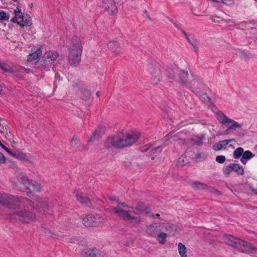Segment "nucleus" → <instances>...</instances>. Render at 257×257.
<instances>
[{"label": "nucleus", "mask_w": 257, "mask_h": 257, "mask_svg": "<svg viewBox=\"0 0 257 257\" xmlns=\"http://www.w3.org/2000/svg\"><path fill=\"white\" fill-rule=\"evenodd\" d=\"M5 130L6 128L5 126L0 122V133L4 134L5 133Z\"/></svg>", "instance_id": "obj_47"}, {"label": "nucleus", "mask_w": 257, "mask_h": 257, "mask_svg": "<svg viewBox=\"0 0 257 257\" xmlns=\"http://www.w3.org/2000/svg\"><path fill=\"white\" fill-rule=\"evenodd\" d=\"M95 216L89 214L83 218L82 223L86 227H91L95 225Z\"/></svg>", "instance_id": "obj_20"}, {"label": "nucleus", "mask_w": 257, "mask_h": 257, "mask_svg": "<svg viewBox=\"0 0 257 257\" xmlns=\"http://www.w3.org/2000/svg\"><path fill=\"white\" fill-rule=\"evenodd\" d=\"M226 160L225 157L224 156H218L216 157V161L220 164H222L225 162Z\"/></svg>", "instance_id": "obj_40"}, {"label": "nucleus", "mask_w": 257, "mask_h": 257, "mask_svg": "<svg viewBox=\"0 0 257 257\" xmlns=\"http://www.w3.org/2000/svg\"><path fill=\"white\" fill-rule=\"evenodd\" d=\"M243 149L239 147L235 149L233 153V157L235 159H239L240 157L243 155Z\"/></svg>", "instance_id": "obj_31"}, {"label": "nucleus", "mask_w": 257, "mask_h": 257, "mask_svg": "<svg viewBox=\"0 0 257 257\" xmlns=\"http://www.w3.org/2000/svg\"><path fill=\"white\" fill-rule=\"evenodd\" d=\"M212 1H214V2H217V3H219L220 2V0H212Z\"/></svg>", "instance_id": "obj_60"}, {"label": "nucleus", "mask_w": 257, "mask_h": 257, "mask_svg": "<svg viewBox=\"0 0 257 257\" xmlns=\"http://www.w3.org/2000/svg\"><path fill=\"white\" fill-rule=\"evenodd\" d=\"M189 43L193 47V48L195 49V51H197L198 49L197 47L193 44L191 42H190Z\"/></svg>", "instance_id": "obj_53"}, {"label": "nucleus", "mask_w": 257, "mask_h": 257, "mask_svg": "<svg viewBox=\"0 0 257 257\" xmlns=\"http://www.w3.org/2000/svg\"><path fill=\"white\" fill-rule=\"evenodd\" d=\"M99 91H97V96H98V95H99Z\"/></svg>", "instance_id": "obj_64"}, {"label": "nucleus", "mask_w": 257, "mask_h": 257, "mask_svg": "<svg viewBox=\"0 0 257 257\" xmlns=\"http://www.w3.org/2000/svg\"><path fill=\"white\" fill-rule=\"evenodd\" d=\"M223 239L226 244L235 248L237 247L238 244H239L240 240L230 234L224 235Z\"/></svg>", "instance_id": "obj_15"}, {"label": "nucleus", "mask_w": 257, "mask_h": 257, "mask_svg": "<svg viewBox=\"0 0 257 257\" xmlns=\"http://www.w3.org/2000/svg\"><path fill=\"white\" fill-rule=\"evenodd\" d=\"M6 161V158L4 155L0 152V164H3Z\"/></svg>", "instance_id": "obj_46"}, {"label": "nucleus", "mask_w": 257, "mask_h": 257, "mask_svg": "<svg viewBox=\"0 0 257 257\" xmlns=\"http://www.w3.org/2000/svg\"><path fill=\"white\" fill-rule=\"evenodd\" d=\"M155 225V224L153 223L149 225L146 226V232L147 234L152 237H156L157 236Z\"/></svg>", "instance_id": "obj_24"}, {"label": "nucleus", "mask_w": 257, "mask_h": 257, "mask_svg": "<svg viewBox=\"0 0 257 257\" xmlns=\"http://www.w3.org/2000/svg\"><path fill=\"white\" fill-rule=\"evenodd\" d=\"M77 201L87 206H90L91 203L90 200L81 192L75 191L74 192Z\"/></svg>", "instance_id": "obj_17"}, {"label": "nucleus", "mask_w": 257, "mask_h": 257, "mask_svg": "<svg viewBox=\"0 0 257 257\" xmlns=\"http://www.w3.org/2000/svg\"><path fill=\"white\" fill-rule=\"evenodd\" d=\"M177 73L173 70L167 72L166 75L168 77L169 82H173L176 80Z\"/></svg>", "instance_id": "obj_29"}, {"label": "nucleus", "mask_w": 257, "mask_h": 257, "mask_svg": "<svg viewBox=\"0 0 257 257\" xmlns=\"http://www.w3.org/2000/svg\"><path fill=\"white\" fill-rule=\"evenodd\" d=\"M232 170L239 175H242L244 173V169L242 166L238 164L232 163Z\"/></svg>", "instance_id": "obj_23"}, {"label": "nucleus", "mask_w": 257, "mask_h": 257, "mask_svg": "<svg viewBox=\"0 0 257 257\" xmlns=\"http://www.w3.org/2000/svg\"><path fill=\"white\" fill-rule=\"evenodd\" d=\"M181 30V32L182 33L184 34V35L185 36L186 39L187 40V41L189 42V43H190L191 41L187 35V34L186 33V32L183 30Z\"/></svg>", "instance_id": "obj_48"}, {"label": "nucleus", "mask_w": 257, "mask_h": 257, "mask_svg": "<svg viewBox=\"0 0 257 257\" xmlns=\"http://www.w3.org/2000/svg\"><path fill=\"white\" fill-rule=\"evenodd\" d=\"M30 186H32L34 191L37 192H40L42 190V187L41 184L35 181H32V183L30 184Z\"/></svg>", "instance_id": "obj_30"}, {"label": "nucleus", "mask_w": 257, "mask_h": 257, "mask_svg": "<svg viewBox=\"0 0 257 257\" xmlns=\"http://www.w3.org/2000/svg\"><path fill=\"white\" fill-rule=\"evenodd\" d=\"M254 156V155L253 154L249 151H246L244 152H243V155H242L243 159H245L247 160H249L250 158L253 157Z\"/></svg>", "instance_id": "obj_37"}, {"label": "nucleus", "mask_w": 257, "mask_h": 257, "mask_svg": "<svg viewBox=\"0 0 257 257\" xmlns=\"http://www.w3.org/2000/svg\"><path fill=\"white\" fill-rule=\"evenodd\" d=\"M135 208L140 213H145L147 215L152 216H155L154 214L152 213L150 209L147 207L143 202H138Z\"/></svg>", "instance_id": "obj_19"}, {"label": "nucleus", "mask_w": 257, "mask_h": 257, "mask_svg": "<svg viewBox=\"0 0 257 257\" xmlns=\"http://www.w3.org/2000/svg\"><path fill=\"white\" fill-rule=\"evenodd\" d=\"M246 159H243V157H242V158L240 159V161L243 164L245 165L246 163Z\"/></svg>", "instance_id": "obj_51"}, {"label": "nucleus", "mask_w": 257, "mask_h": 257, "mask_svg": "<svg viewBox=\"0 0 257 257\" xmlns=\"http://www.w3.org/2000/svg\"><path fill=\"white\" fill-rule=\"evenodd\" d=\"M113 211L118 216L128 221L133 225L139 224L141 222V216L131 210L125 211L118 207H114L113 209Z\"/></svg>", "instance_id": "obj_6"}, {"label": "nucleus", "mask_w": 257, "mask_h": 257, "mask_svg": "<svg viewBox=\"0 0 257 257\" xmlns=\"http://www.w3.org/2000/svg\"><path fill=\"white\" fill-rule=\"evenodd\" d=\"M88 141L89 142H94L95 141V138H94V137H93L91 138Z\"/></svg>", "instance_id": "obj_55"}, {"label": "nucleus", "mask_w": 257, "mask_h": 257, "mask_svg": "<svg viewBox=\"0 0 257 257\" xmlns=\"http://www.w3.org/2000/svg\"><path fill=\"white\" fill-rule=\"evenodd\" d=\"M121 205L125 207H127V208H132V207H130L128 205H126L125 203L124 202H123V203H121Z\"/></svg>", "instance_id": "obj_54"}, {"label": "nucleus", "mask_w": 257, "mask_h": 257, "mask_svg": "<svg viewBox=\"0 0 257 257\" xmlns=\"http://www.w3.org/2000/svg\"><path fill=\"white\" fill-rule=\"evenodd\" d=\"M152 147V145H149V146L146 148L145 149V151H148L149 150V147Z\"/></svg>", "instance_id": "obj_56"}, {"label": "nucleus", "mask_w": 257, "mask_h": 257, "mask_svg": "<svg viewBox=\"0 0 257 257\" xmlns=\"http://www.w3.org/2000/svg\"><path fill=\"white\" fill-rule=\"evenodd\" d=\"M0 204L6 206L10 208L15 209L18 205L24 206H32L31 201L23 197H15L12 195L2 194L0 196Z\"/></svg>", "instance_id": "obj_4"}, {"label": "nucleus", "mask_w": 257, "mask_h": 257, "mask_svg": "<svg viewBox=\"0 0 257 257\" xmlns=\"http://www.w3.org/2000/svg\"><path fill=\"white\" fill-rule=\"evenodd\" d=\"M18 0H13V2H17Z\"/></svg>", "instance_id": "obj_63"}, {"label": "nucleus", "mask_w": 257, "mask_h": 257, "mask_svg": "<svg viewBox=\"0 0 257 257\" xmlns=\"http://www.w3.org/2000/svg\"><path fill=\"white\" fill-rule=\"evenodd\" d=\"M42 46L39 45L38 47L36 49V51L30 54L28 56V61L32 62L37 59L42 55Z\"/></svg>", "instance_id": "obj_21"}, {"label": "nucleus", "mask_w": 257, "mask_h": 257, "mask_svg": "<svg viewBox=\"0 0 257 257\" xmlns=\"http://www.w3.org/2000/svg\"><path fill=\"white\" fill-rule=\"evenodd\" d=\"M210 19L214 23H220V22L224 21L223 18L216 15L211 16L210 17Z\"/></svg>", "instance_id": "obj_39"}, {"label": "nucleus", "mask_w": 257, "mask_h": 257, "mask_svg": "<svg viewBox=\"0 0 257 257\" xmlns=\"http://www.w3.org/2000/svg\"><path fill=\"white\" fill-rule=\"evenodd\" d=\"M107 46L108 49L114 55H118L122 52V48L120 44L117 41L111 40L108 41L107 43Z\"/></svg>", "instance_id": "obj_11"}, {"label": "nucleus", "mask_w": 257, "mask_h": 257, "mask_svg": "<svg viewBox=\"0 0 257 257\" xmlns=\"http://www.w3.org/2000/svg\"><path fill=\"white\" fill-rule=\"evenodd\" d=\"M254 150L257 152V145L254 146Z\"/></svg>", "instance_id": "obj_57"}, {"label": "nucleus", "mask_w": 257, "mask_h": 257, "mask_svg": "<svg viewBox=\"0 0 257 257\" xmlns=\"http://www.w3.org/2000/svg\"><path fill=\"white\" fill-rule=\"evenodd\" d=\"M98 5L110 16H114L117 13L118 9L114 0H99Z\"/></svg>", "instance_id": "obj_9"}, {"label": "nucleus", "mask_w": 257, "mask_h": 257, "mask_svg": "<svg viewBox=\"0 0 257 257\" xmlns=\"http://www.w3.org/2000/svg\"><path fill=\"white\" fill-rule=\"evenodd\" d=\"M151 74V82L154 85L160 81L163 75L162 71L160 68H154Z\"/></svg>", "instance_id": "obj_13"}, {"label": "nucleus", "mask_w": 257, "mask_h": 257, "mask_svg": "<svg viewBox=\"0 0 257 257\" xmlns=\"http://www.w3.org/2000/svg\"><path fill=\"white\" fill-rule=\"evenodd\" d=\"M13 15L14 16L11 19V22L17 24L21 28L32 25L31 17L28 14L23 13L20 8L17 7L14 11Z\"/></svg>", "instance_id": "obj_5"}, {"label": "nucleus", "mask_w": 257, "mask_h": 257, "mask_svg": "<svg viewBox=\"0 0 257 257\" xmlns=\"http://www.w3.org/2000/svg\"><path fill=\"white\" fill-rule=\"evenodd\" d=\"M188 73L187 72L181 70L179 73L178 82L180 86L184 89L189 86V81H188Z\"/></svg>", "instance_id": "obj_16"}, {"label": "nucleus", "mask_w": 257, "mask_h": 257, "mask_svg": "<svg viewBox=\"0 0 257 257\" xmlns=\"http://www.w3.org/2000/svg\"><path fill=\"white\" fill-rule=\"evenodd\" d=\"M192 187L195 189H204L206 185L199 182H194L192 183Z\"/></svg>", "instance_id": "obj_35"}, {"label": "nucleus", "mask_w": 257, "mask_h": 257, "mask_svg": "<svg viewBox=\"0 0 257 257\" xmlns=\"http://www.w3.org/2000/svg\"><path fill=\"white\" fill-rule=\"evenodd\" d=\"M174 25H175V27H176L177 29H180V28L177 26V25L176 23H174Z\"/></svg>", "instance_id": "obj_59"}, {"label": "nucleus", "mask_w": 257, "mask_h": 257, "mask_svg": "<svg viewBox=\"0 0 257 257\" xmlns=\"http://www.w3.org/2000/svg\"><path fill=\"white\" fill-rule=\"evenodd\" d=\"M78 139L76 137H74L71 141V144L72 146H75L78 142Z\"/></svg>", "instance_id": "obj_44"}, {"label": "nucleus", "mask_w": 257, "mask_h": 257, "mask_svg": "<svg viewBox=\"0 0 257 257\" xmlns=\"http://www.w3.org/2000/svg\"><path fill=\"white\" fill-rule=\"evenodd\" d=\"M107 124L104 122H101L97 125V137H101L106 132Z\"/></svg>", "instance_id": "obj_22"}, {"label": "nucleus", "mask_w": 257, "mask_h": 257, "mask_svg": "<svg viewBox=\"0 0 257 257\" xmlns=\"http://www.w3.org/2000/svg\"><path fill=\"white\" fill-rule=\"evenodd\" d=\"M237 248L245 253H253L256 249L251 243L246 241L240 240L239 244H238Z\"/></svg>", "instance_id": "obj_12"}, {"label": "nucleus", "mask_w": 257, "mask_h": 257, "mask_svg": "<svg viewBox=\"0 0 257 257\" xmlns=\"http://www.w3.org/2000/svg\"><path fill=\"white\" fill-rule=\"evenodd\" d=\"M2 90V86L0 85V91H1Z\"/></svg>", "instance_id": "obj_62"}, {"label": "nucleus", "mask_w": 257, "mask_h": 257, "mask_svg": "<svg viewBox=\"0 0 257 257\" xmlns=\"http://www.w3.org/2000/svg\"><path fill=\"white\" fill-rule=\"evenodd\" d=\"M163 147L161 146L155 147L153 148L150 151L149 153L152 159H154L155 156L160 154L162 151Z\"/></svg>", "instance_id": "obj_25"}, {"label": "nucleus", "mask_w": 257, "mask_h": 257, "mask_svg": "<svg viewBox=\"0 0 257 257\" xmlns=\"http://www.w3.org/2000/svg\"><path fill=\"white\" fill-rule=\"evenodd\" d=\"M83 257H96L95 249H87L82 254Z\"/></svg>", "instance_id": "obj_28"}, {"label": "nucleus", "mask_w": 257, "mask_h": 257, "mask_svg": "<svg viewBox=\"0 0 257 257\" xmlns=\"http://www.w3.org/2000/svg\"><path fill=\"white\" fill-rule=\"evenodd\" d=\"M168 235L165 233V232H161L157 235L156 237H157V239L160 243L164 244L166 243V237Z\"/></svg>", "instance_id": "obj_26"}, {"label": "nucleus", "mask_w": 257, "mask_h": 257, "mask_svg": "<svg viewBox=\"0 0 257 257\" xmlns=\"http://www.w3.org/2000/svg\"><path fill=\"white\" fill-rule=\"evenodd\" d=\"M32 206H24L23 205H18L14 211V214L11 219L18 220L23 223H29L34 221L36 220V215L35 213L31 211L35 208L34 203L32 202Z\"/></svg>", "instance_id": "obj_2"}, {"label": "nucleus", "mask_w": 257, "mask_h": 257, "mask_svg": "<svg viewBox=\"0 0 257 257\" xmlns=\"http://www.w3.org/2000/svg\"><path fill=\"white\" fill-rule=\"evenodd\" d=\"M97 257H107V255L103 251H99L97 252Z\"/></svg>", "instance_id": "obj_45"}, {"label": "nucleus", "mask_w": 257, "mask_h": 257, "mask_svg": "<svg viewBox=\"0 0 257 257\" xmlns=\"http://www.w3.org/2000/svg\"><path fill=\"white\" fill-rule=\"evenodd\" d=\"M144 14L146 15V17L150 20H151V17H150V15L149 14V13L148 12V11L147 10H145L144 11Z\"/></svg>", "instance_id": "obj_50"}, {"label": "nucleus", "mask_w": 257, "mask_h": 257, "mask_svg": "<svg viewBox=\"0 0 257 257\" xmlns=\"http://www.w3.org/2000/svg\"><path fill=\"white\" fill-rule=\"evenodd\" d=\"M203 87V84L200 80L194 78L189 83V86L186 88L190 89L193 92H198Z\"/></svg>", "instance_id": "obj_14"}, {"label": "nucleus", "mask_w": 257, "mask_h": 257, "mask_svg": "<svg viewBox=\"0 0 257 257\" xmlns=\"http://www.w3.org/2000/svg\"><path fill=\"white\" fill-rule=\"evenodd\" d=\"M231 171H232V170L231 164L226 166L225 168L223 170L224 174L226 176H228Z\"/></svg>", "instance_id": "obj_38"}, {"label": "nucleus", "mask_w": 257, "mask_h": 257, "mask_svg": "<svg viewBox=\"0 0 257 257\" xmlns=\"http://www.w3.org/2000/svg\"><path fill=\"white\" fill-rule=\"evenodd\" d=\"M0 146L3 148L5 151L8 150V148H7L6 146H5L0 141Z\"/></svg>", "instance_id": "obj_52"}, {"label": "nucleus", "mask_w": 257, "mask_h": 257, "mask_svg": "<svg viewBox=\"0 0 257 257\" xmlns=\"http://www.w3.org/2000/svg\"><path fill=\"white\" fill-rule=\"evenodd\" d=\"M233 141H235V140L233 139H229V140H224L222 141H220L219 143L220 144V146L221 148L225 149L226 146L230 142Z\"/></svg>", "instance_id": "obj_34"}, {"label": "nucleus", "mask_w": 257, "mask_h": 257, "mask_svg": "<svg viewBox=\"0 0 257 257\" xmlns=\"http://www.w3.org/2000/svg\"><path fill=\"white\" fill-rule=\"evenodd\" d=\"M155 224V227L156 230V232L157 233V235L158 234L159 232H163V223H154Z\"/></svg>", "instance_id": "obj_36"}, {"label": "nucleus", "mask_w": 257, "mask_h": 257, "mask_svg": "<svg viewBox=\"0 0 257 257\" xmlns=\"http://www.w3.org/2000/svg\"><path fill=\"white\" fill-rule=\"evenodd\" d=\"M163 232H165L168 236L175 234L177 231L176 225L168 223H163Z\"/></svg>", "instance_id": "obj_18"}, {"label": "nucleus", "mask_w": 257, "mask_h": 257, "mask_svg": "<svg viewBox=\"0 0 257 257\" xmlns=\"http://www.w3.org/2000/svg\"><path fill=\"white\" fill-rule=\"evenodd\" d=\"M212 148L215 151H217L220 150L222 148L221 147L219 141L217 143H216L215 144H214Z\"/></svg>", "instance_id": "obj_42"}, {"label": "nucleus", "mask_w": 257, "mask_h": 257, "mask_svg": "<svg viewBox=\"0 0 257 257\" xmlns=\"http://www.w3.org/2000/svg\"><path fill=\"white\" fill-rule=\"evenodd\" d=\"M218 120L225 125L227 128L226 130V134H228L229 130H235L236 128H241L242 125L236 121L228 118L223 112L218 111L216 113Z\"/></svg>", "instance_id": "obj_8"}, {"label": "nucleus", "mask_w": 257, "mask_h": 257, "mask_svg": "<svg viewBox=\"0 0 257 257\" xmlns=\"http://www.w3.org/2000/svg\"><path fill=\"white\" fill-rule=\"evenodd\" d=\"M219 3H222L227 5H230L233 3L232 0H220Z\"/></svg>", "instance_id": "obj_43"}, {"label": "nucleus", "mask_w": 257, "mask_h": 257, "mask_svg": "<svg viewBox=\"0 0 257 257\" xmlns=\"http://www.w3.org/2000/svg\"><path fill=\"white\" fill-rule=\"evenodd\" d=\"M82 51V46L80 39L73 38L68 50V60L71 65L75 66L80 63Z\"/></svg>", "instance_id": "obj_3"}, {"label": "nucleus", "mask_w": 257, "mask_h": 257, "mask_svg": "<svg viewBox=\"0 0 257 257\" xmlns=\"http://www.w3.org/2000/svg\"><path fill=\"white\" fill-rule=\"evenodd\" d=\"M179 253L181 257H187V249L186 246L181 242L178 244Z\"/></svg>", "instance_id": "obj_27"}, {"label": "nucleus", "mask_w": 257, "mask_h": 257, "mask_svg": "<svg viewBox=\"0 0 257 257\" xmlns=\"http://www.w3.org/2000/svg\"><path fill=\"white\" fill-rule=\"evenodd\" d=\"M124 166L127 168H129L132 166V164L130 162L127 161L124 162Z\"/></svg>", "instance_id": "obj_49"}, {"label": "nucleus", "mask_w": 257, "mask_h": 257, "mask_svg": "<svg viewBox=\"0 0 257 257\" xmlns=\"http://www.w3.org/2000/svg\"><path fill=\"white\" fill-rule=\"evenodd\" d=\"M174 25H175V27H176L177 29H180V28L177 26V25L176 23H174Z\"/></svg>", "instance_id": "obj_58"}, {"label": "nucleus", "mask_w": 257, "mask_h": 257, "mask_svg": "<svg viewBox=\"0 0 257 257\" xmlns=\"http://www.w3.org/2000/svg\"><path fill=\"white\" fill-rule=\"evenodd\" d=\"M155 216H156V217H159L160 216V214H158V213H157V214L155 215Z\"/></svg>", "instance_id": "obj_61"}, {"label": "nucleus", "mask_w": 257, "mask_h": 257, "mask_svg": "<svg viewBox=\"0 0 257 257\" xmlns=\"http://www.w3.org/2000/svg\"><path fill=\"white\" fill-rule=\"evenodd\" d=\"M10 18V15L9 13L5 11H0V22L3 21H8Z\"/></svg>", "instance_id": "obj_32"}, {"label": "nucleus", "mask_w": 257, "mask_h": 257, "mask_svg": "<svg viewBox=\"0 0 257 257\" xmlns=\"http://www.w3.org/2000/svg\"><path fill=\"white\" fill-rule=\"evenodd\" d=\"M20 182L23 184L26 187L29 188V185L32 183V180L29 179L26 176H23L20 178Z\"/></svg>", "instance_id": "obj_33"}, {"label": "nucleus", "mask_w": 257, "mask_h": 257, "mask_svg": "<svg viewBox=\"0 0 257 257\" xmlns=\"http://www.w3.org/2000/svg\"><path fill=\"white\" fill-rule=\"evenodd\" d=\"M6 151L12 156L24 162H31V156L20 151L11 152L8 148Z\"/></svg>", "instance_id": "obj_10"}, {"label": "nucleus", "mask_w": 257, "mask_h": 257, "mask_svg": "<svg viewBox=\"0 0 257 257\" xmlns=\"http://www.w3.org/2000/svg\"><path fill=\"white\" fill-rule=\"evenodd\" d=\"M193 141L198 146H201L203 144L202 138L201 137L193 139Z\"/></svg>", "instance_id": "obj_41"}, {"label": "nucleus", "mask_w": 257, "mask_h": 257, "mask_svg": "<svg viewBox=\"0 0 257 257\" xmlns=\"http://www.w3.org/2000/svg\"><path fill=\"white\" fill-rule=\"evenodd\" d=\"M58 56L59 54L56 51H47L44 53L42 60L40 63H37L36 65H39V67L41 69L45 71L49 70L52 64Z\"/></svg>", "instance_id": "obj_7"}, {"label": "nucleus", "mask_w": 257, "mask_h": 257, "mask_svg": "<svg viewBox=\"0 0 257 257\" xmlns=\"http://www.w3.org/2000/svg\"><path fill=\"white\" fill-rule=\"evenodd\" d=\"M139 137V134L137 133L119 132L113 136L108 137L105 140L104 145L107 149L111 147L122 149L136 143Z\"/></svg>", "instance_id": "obj_1"}]
</instances>
